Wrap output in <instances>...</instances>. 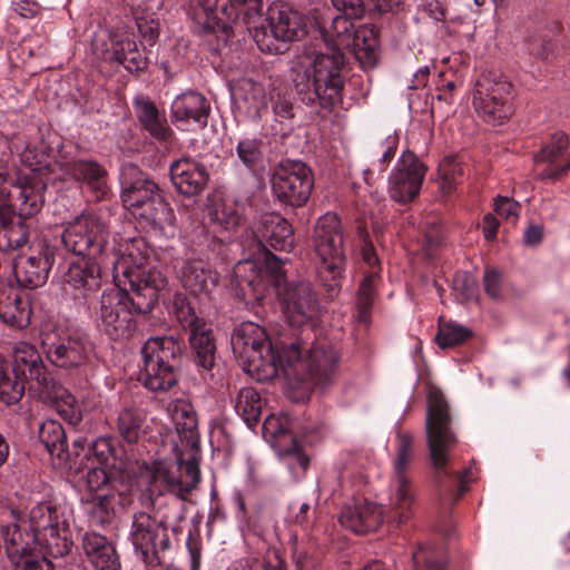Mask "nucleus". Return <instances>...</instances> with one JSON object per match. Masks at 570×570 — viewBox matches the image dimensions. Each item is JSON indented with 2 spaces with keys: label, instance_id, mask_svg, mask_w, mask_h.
Here are the masks:
<instances>
[{
  "label": "nucleus",
  "instance_id": "obj_3",
  "mask_svg": "<svg viewBox=\"0 0 570 570\" xmlns=\"http://www.w3.org/2000/svg\"><path fill=\"white\" fill-rule=\"evenodd\" d=\"M230 344L244 371L258 382L273 380L284 367L285 355L271 342L266 330L254 322H243L234 328Z\"/></svg>",
  "mask_w": 570,
  "mask_h": 570
},
{
  "label": "nucleus",
  "instance_id": "obj_8",
  "mask_svg": "<svg viewBox=\"0 0 570 570\" xmlns=\"http://www.w3.org/2000/svg\"><path fill=\"white\" fill-rule=\"evenodd\" d=\"M425 432L435 480L441 482L443 476H448L446 465L458 444V436L452 429L449 405L443 394L436 391L429 394Z\"/></svg>",
  "mask_w": 570,
  "mask_h": 570
},
{
  "label": "nucleus",
  "instance_id": "obj_9",
  "mask_svg": "<svg viewBox=\"0 0 570 570\" xmlns=\"http://www.w3.org/2000/svg\"><path fill=\"white\" fill-rule=\"evenodd\" d=\"M314 245L321 261L320 277L331 291H334L340 284L346 264L344 232L336 214L326 213L317 219Z\"/></svg>",
  "mask_w": 570,
  "mask_h": 570
},
{
  "label": "nucleus",
  "instance_id": "obj_11",
  "mask_svg": "<svg viewBox=\"0 0 570 570\" xmlns=\"http://www.w3.org/2000/svg\"><path fill=\"white\" fill-rule=\"evenodd\" d=\"M32 541L53 557L68 554L72 547L71 530L65 514L51 502L37 503L29 513Z\"/></svg>",
  "mask_w": 570,
  "mask_h": 570
},
{
  "label": "nucleus",
  "instance_id": "obj_5",
  "mask_svg": "<svg viewBox=\"0 0 570 570\" xmlns=\"http://www.w3.org/2000/svg\"><path fill=\"white\" fill-rule=\"evenodd\" d=\"M301 348L298 341L283 346L285 360L281 372L288 379L296 377L307 387H324L331 384L335 380L340 366L338 348L327 341H317L312 345L305 358H302Z\"/></svg>",
  "mask_w": 570,
  "mask_h": 570
},
{
  "label": "nucleus",
  "instance_id": "obj_36",
  "mask_svg": "<svg viewBox=\"0 0 570 570\" xmlns=\"http://www.w3.org/2000/svg\"><path fill=\"white\" fill-rule=\"evenodd\" d=\"M210 107L206 98L196 91H186L171 102L170 115L174 121L194 120L200 127L207 125Z\"/></svg>",
  "mask_w": 570,
  "mask_h": 570
},
{
  "label": "nucleus",
  "instance_id": "obj_20",
  "mask_svg": "<svg viewBox=\"0 0 570 570\" xmlns=\"http://www.w3.org/2000/svg\"><path fill=\"white\" fill-rule=\"evenodd\" d=\"M42 346L48 361L61 368H75L83 365L91 352L88 338L79 333L61 332L48 335Z\"/></svg>",
  "mask_w": 570,
  "mask_h": 570
},
{
  "label": "nucleus",
  "instance_id": "obj_63",
  "mask_svg": "<svg viewBox=\"0 0 570 570\" xmlns=\"http://www.w3.org/2000/svg\"><path fill=\"white\" fill-rule=\"evenodd\" d=\"M494 212L503 219L515 223L521 212V205L512 198L498 196L494 199Z\"/></svg>",
  "mask_w": 570,
  "mask_h": 570
},
{
  "label": "nucleus",
  "instance_id": "obj_44",
  "mask_svg": "<svg viewBox=\"0 0 570 570\" xmlns=\"http://www.w3.org/2000/svg\"><path fill=\"white\" fill-rule=\"evenodd\" d=\"M240 163L256 174L264 167V141L257 137H244L236 146Z\"/></svg>",
  "mask_w": 570,
  "mask_h": 570
},
{
  "label": "nucleus",
  "instance_id": "obj_27",
  "mask_svg": "<svg viewBox=\"0 0 570 570\" xmlns=\"http://www.w3.org/2000/svg\"><path fill=\"white\" fill-rule=\"evenodd\" d=\"M340 522L357 534H365L379 529L383 522V510L376 503L362 500L344 507Z\"/></svg>",
  "mask_w": 570,
  "mask_h": 570
},
{
  "label": "nucleus",
  "instance_id": "obj_53",
  "mask_svg": "<svg viewBox=\"0 0 570 570\" xmlns=\"http://www.w3.org/2000/svg\"><path fill=\"white\" fill-rule=\"evenodd\" d=\"M279 454L282 462L294 478H301L305 474L309 465V458L296 440H293L288 448L281 450Z\"/></svg>",
  "mask_w": 570,
  "mask_h": 570
},
{
  "label": "nucleus",
  "instance_id": "obj_17",
  "mask_svg": "<svg viewBox=\"0 0 570 570\" xmlns=\"http://www.w3.org/2000/svg\"><path fill=\"white\" fill-rule=\"evenodd\" d=\"M56 261V247L45 238H33L28 248L13 258V274L21 287L43 286Z\"/></svg>",
  "mask_w": 570,
  "mask_h": 570
},
{
  "label": "nucleus",
  "instance_id": "obj_1",
  "mask_svg": "<svg viewBox=\"0 0 570 570\" xmlns=\"http://www.w3.org/2000/svg\"><path fill=\"white\" fill-rule=\"evenodd\" d=\"M139 245L140 240H131L109 262L117 286L104 291L97 315L100 328L115 341L132 335L134 314L149 313L166 285L165 277L149 266V257Z\"/></svg>",
  "mask_w": 570,
  "mask_h": 570
},
{
  "label": "nucleus",
  "instance_id": "obj_28",
  "mask_svg": "<svg viewBox=\"0 0 570 570\" xmlns=\"http://www.w3.org/2000/svg\"><path fill=\"white\" fill-rule=\"evenodd\" d=\"M256 236L264 246L276 250H289L294 244L292 225L276 213L264 214L256 228Z\"/></svg>",
  "mask_w": 570,
  "mask_h": 570
},
{
  "label": "nucleus",
  "instance_id": "obj_57",
  "mask_svg": "<svg viewBox=\"0 0 570 570\" xmlns=\"http://www.w3.org/2000/svg\"><path fill=\"white\" fill-rule=\"evenodd\" d=\"M227 570H285V568L275 553L274 561L267 556L252 554L235 561Z\"/></svg>",
  "mask_w": 570,
  "mask_h": 570
},
{
  "label": "nucleus",
  "instance_id": "obj_45",
  "mask_svg": "<svg viewBox=\"0 0 570 570\" xmlns=\"http://www.w3.org/2000/svg\"><path fill=\"white\" fill-rule=\"evenodd\" d=\"M351 19V17H346L345 14L337 16L333 19L331 32L325 31L323 35L327 50H340L342 52L343 49H350V42L355 31Z\"/></svg>",
  "mask_w": 570,
  "mask_h": 570
},
{
  "label": "nucleus",
  "instance_id": "obj_35",
  "mask_svg": "<svg viewBox=\"0 0 570 570\" xmlns=\"http://www.w3.org/2000/svg\"><path fill=\"white\" fill-rule=\"evenodd\" d=\"M82 549L97 570H120V562L112 543L97 532H86Z\"/></svg>",
  "mask_w": 570,
  "mask_h": 570
},
{
  "label": "nucleus",
  "instance_id": "obj_58",
  "mask_svg": "<svg viewBox=\"0 0 570 570\" xmlns=\"http://www.w3.org/2000/svg\"><path fill=\"white\" fill-rule=\"evenodd\" d=\"M229 7L235 8L237 21L242 20L252 30V22L261 17L262 0H229Z\"/></svg>",
  "mask_w": 570,
  "mask_h": 570
},
{
  "label": "nucleus",
  "instance_id": "obj_52",
  "mask_svg": "<svg viewBox=\"0 0 570 570\" xmlns=\"http://www.w3.org/2000/svg\"><path fill=\"white\" fill-rule=\"evenodd\" d=\"M76 472H80L81 470H87L86 473V489L90 493V495L104 492H114L111 489V478L108 473L107 468L97 466L92 464L86 463L82 466V462L79 466L75 468Z\"/></svg>",
  "mask_w": 570,
  "mask_h": 570
},
{
  "label": "nucleus",
  "instance_id": "obj_22",
  "mask_svg": "<svg viewBox=\"0 0 570 570\" xmlns=\"http://www.w3.org/2000/svg\"><path fill=\"white\" fill-rule=\"evenodd\" d=\"M107 261L108 256H105L71 264L65 274L66 291H70L76 299L88 301L101 287V268Z\"/></svg>",
  "mask_w": 570,
  "mask_h": 570
},
{
  "label": "nucleus",
  "instance_id": "obj_26",
  "mask_svg": "<svg viewBox=\"0 0 570 570\" xmlns=\"http://www.w3.org/2000/svg\"><path fill=\"white\" fill-rule=\"evenodd\" d=\"M12 356V375L18 377L22 375L23 381L35 382L38 390L48 384L49 380L52 379L35 345L27 342H18L14 344Z\"/></svg>",
  "mask_w": 570,
  "mask_h": 570
},
{
  "label": "nucleus",
  "instance_id": "obj_2",
  "mask_svg": "<svg viewBox=\"0 0 570 570\" xmlns=\"http://www.w3.org/2000/svg\"><path fill=\"white\" fill-rule=\"evenodd\" d=\"M256 264L250 261L238 262L234 274L238 285L244 291V284L250 287L254 296L259 298L264 295L266 284L276 288L282 312L293 327H314L320 316V304L316 293L308 282H287L282 268V262L272 253H267L264 267L259 269L254 278L243 277V272H255Z\"/></svg>",
  "mask_w": 570,
  "mask_h": 570
},
{
  "label": "nucleus",
  "instance_id": "obj_24",
  "mask_svg": "<svg viewBox=\"0 0 570 570\" xmlns=\"http://www.w3.org/2000/svg\"><path fill=\"white\" fill-rule=\"evenodd\" d=\"M169 174L175 189L186 197L202 194L209 180L205 165L191 157H181L173 161Z\"/></svg>",
  "mask_w": 570,
  "mask_h": 570
},
{
  "label": "nucleus",
  "instance_id": "obj_48",
  "mask_svg": "<svg viewBox=\"0 0 570 570\" xmlns=\"http://www.w3.org/2000/svg\"><path fill=\"white\" fill-rule=\"evenodd\" d=\"M24 382L12 375L4 357L0 354V401L10 405L17 403L24 393Z\"/></svg>",
  "mask_w": 570,
  "mask_h": 570
},
{
  "label": "nucleus",
  "instance_id": "obj_41",
  "mask_svg": "<svg viewBox=\"0 0 570 570\" xmlns=\"http://www.w3.org/2000/svg\"><path fill=\"white\" fill-rule=\"evenodd\" d=\"M379 39L375 30L368 26H361L353 32L350 49L364 65L372 66L376 60Z\"/></svg>",
  "mask_w": 570,
  "mask_h": 570
},
{
  "label": "nucleus",
  "instance_id": "obj_33",
  "mask_svg": "<svg viewBox=\"0 0 570 570\" xmlns=\"http://www.w3.org/2000/svg\"><path fill=\"white\" fill-rule=\"evenodd\" d=\"M415 490L411 478L391 479L389 498L390 518L397 524L407 522L414 515Z\"/></svg>",
  "mask_w": 570,
  "mask_h": 570
},
{
  "label": "nucleus",
  "instance_id": "obj_38",
  "mask_svg": "<svg viewBox=\"0 0 570 570\" xmlns=\"http://www.w3.org/2000/svg\"><path fill=\"white\" fill-rule=\"evenodd\" d=\"M135 106L138 120L153 138L159 141H168L171 138L173 130L167 120L160 117L156 105L151 100L137 97Z\"/></svg>",
  "mask_w": 570,
  "mask_h": 570
},
{
  "label": "nucleus",
  "instance_id": "obj_34",
  "mask_svg": "<svg viewBox=\"0 0 570 570\" xmlns=\"http://www.w3.org/2000/svg\"><path fill=\"white\" fill-rule=\"evenodd\" d=\"M569 146V138L564 132H556L535 156L537 163H548L539 174L542 180H557L570 170V156L564 164L556 165L560 156Z\"/></svg>",
  "mask_w": 570,
  "mask_h": 570
},
{
  "label": "nucleus",
  "instance_id": "obj_21",
  "mask_svg": "<svg viewBox=\"0 0 570 570\" xmlns=\"http://www.w3.org/2000/svg\"><path fill=\"white\" fill-rule=\"evenodd\" d=\"M426 174L425 165L412 151H404L390 176V197L400 204L414 200Z\"/></svg>",
  "mask_w": 570,
  "mask_h": 570
},
{
  "label": "nucleus",
  "instance_id": "obj_32",
  "mask_svg": "<svg viewBox=\"0 0 570 570\" xmlns=\"http://www.w3.org/2000/svg\"><path fill=\"white\" fill-rule=\"evenodd\" d=\"M31 305L26 295L10 287H0V320L19 330L26 328L31 320Z\"/></svg>",
  "mask_w": 570,
  "mask_h": 570
},
{
  "label": "nucleus",
  "instance_id": "obj_37",
  "mask_svg": "<svg viewBox=\"0 0 570 570\" xmlns=\"http://www.w3.org/2000/svg\"><path fill=\"white\" fill-rule=\"evenodd\" d=\"M38 391L46 401L52 403L59 415L70 424L76 425L81 421L82 413L80 404L60 383L51 379L48 384H45Z\"/></svg>",
  "mask_w": 570,
  "mask_h": 570
},
{
  "label": "nucleus",
  "instance_id": "obj_40",
  "mask_svg": "<svg viewBox=\"0 0 570 570\" xmlns=\"http://www.w3.org/2000/svg\"><path fill=\"white\" fill-rule=\"evenodd\" d=\"M189 343L195 352V363L205 371H210L215 363L216 345L209 325L205 323L189 332Z\"/></svg>",
  "mask_w": 570,
  "mask_h": 570
},
{
  "label": "nucleus",
  "instance_id": "obj_49",
  "mask_svg": "<svg viewBox=\"0 0 570 570\" xmlns=\"http://www.w3.org/2000/svg\"><path fill=\"white\" fill-rule=\"evenodd\" d=\"M86 460L88 464L102 466V468H115L116 466V449L111 438H98L85 451L81 461Z\"/></svg>",
  "mask_w": 570,
  "mask_h": 570
},
{
  "label": "nucleus",
  "instance_id": "obj_15",
  "mask_svg": "<svg viewBox=\"0 0 570 570\" xmlns=\"http://www.w3.org/2000/svg\"><path fill=\"white\" fill-rule=\"evenodd\" d=\"M473 107L484 121L501 125L513 115V86L503 76L482 77L473 92Z\"/></svg>",
  "mask_w": 570,
  "mask_h": 570
},
{
  "label": "nucleus",
  "instance_id": "obj_54",
  "mask_svg": "<svg viewBox=\"0 0 570 570\" xmlns=\"http://www.w3.org/2000/svg\"><path fill=\"white\" fill-rule=\"evenodd\" d=\"M142 422L144 419L138 411L125 409L118 415V432L125 441L135 443L140 436Z\"/></svg>",
  "mask_w": 570,
  "mask_h": 570
},
{
  "label": "nucleus",
  "instance_id": "obj_55",
  "mask_svg": "<svg viewBox=\"0 0 570 570\" xmlns=\"http://www.w3.org/2000/svg\"><path fill=\"white\" fill-rule=\"evenodd\" d=\"M175 315L178 323L186 331L191 332L204 326L206 321L200 317L190 302L181 295H177L174 299Z\"/></svg>",
  "mask_w": 570,
  "mask_h": 570
},
{
  "label": "nucleus",
  "instance_id": "obj_51",
  "mask_svg": "<svg viewBox=\"0 0 570 570\" xmlns=\"http://www.w3.org/2000/svg\"><path fill=\"white\" fill-rule=\"evenodd\" d=\"M375 274H370L360 284L356 296V317L360 323L371 322V309L375 298L374 281Z\"/></svg>",
  "mask_w": 570,
  "mask_h": 570
},
{
  "label": "nucleus",
  "instance_id": "obj_50",
  "mask_svg": "<svg viewBox=\"0 0 570 570\" xmlns=\"http://www.w3.org/2000/svg\"><path fill=\"white\" fill-rule=\"evenodd\" d=\"M114 492H104L91 495L87 500V511L96 524L109 523L114 517Z\"/></svg>",
  "mask_w": 570,
  "mask_h": 570
},
{
  "label": "nucleus",
  "instance_id": "obj_29",
  "mask_svg": "<svg viewBox=\"0 0 570 570\" xmlns=\"http://www.w3.org/2000/svg\"><path fill=\"white\" fill-rule=\"evenodd\" d=\"M232 99L238 112L249 118H257L266 108L264 87L250 78H242L230 86Z\"/></svg>",
  "mask_w": 570,
  "mask_h": 570
},
{
  "label": "nucleus",
  "instance_id": "obj_16",
  "mask_svg": "<svg viewBox=\"0 0 570 570\" xmlns=\"http://www.w3.org/2000/svg\"><path fill=\"white\" fill-rule=\"evenodd\" d=\"M272 191L275 198L292 207H301L313 189L312 170L299 160H283L273 170Z\"/></svg>",
  "mask_w": 570,
  "mask_h": 570
},
{
  "label": "nucleus",
  "instance_id": "obj_43",
  "mask_svg": "<svg viewBox=\"0 0 570 570\" xmlns=\"http://www.w3.org/2000/svg\"><path fill=\"white\" fill-rule=\"evenodd\" d=\"M414 460V439L407 431H399L395 436L393 476L410 478V466Z\"/></svg>",
  "mask_w": 570,
  "mask_h": 570
},
{
  "label": "nucleus",
  "instance_id": "obj_42",
  "mask_svg": "<svg viewBox=\"0 0 570 570\" xmlns=\"http://www.w3.org/2000/svg\"><path fill=\"white\" fill-rule=\"evenodd\" d=\"M39 439L51 456L68 460L66 433L59 422L55 420L43 422L39 429Z\"/></svg>",
  "mask_w": 570,
  "mask_h": 570
},
{
  "label": "nucleus",
  "instance_id": "obj_14",
  "mask_svg": "<svg viewBox=\"0 0 570 570\" xmlns=\"http://www.w3.org/2000/svg\"><path fill=\"white\" fill-rule=\"evenodd\" d=\"M107 239V225L94 214L76 217L61 234V243L68 252L87 258L108 256Z\"/></svg>",
  "mask_w": 570,
  "mask_h": 570
},
{
  "label": "nucleus",
  "instance_id": "obj_6",
  "mask_svg": "<svg viewBox=\"0 0 570 570\" xmlns=\"http://www.w3.org/2000/svg\"><path fill=\"white\" fill-rule=\"evenodd\" d=\"M31 174L14 181L8 174L0 173V219L3 225L18 216L31 217L38 214L43 205V193L51 178L45 168L29 163Z\"/></svg>",
  "mask_w": 570,
  "mask_h": 570
},
{
  "label": "nucleus",
  "instance_id": "obj_18",
  "mask_svg": "<svg viewBox=\"0 0 570 570\" xmlns=\"http://www.w3.org/2000/svg\"><path fill=\"white\" fill-rule=\"evenodd\" d=\"M92 50L99 59L122 65L130 72L147 68V59L138 50L136 41L118 32L96 35Z\"/></svg>",
  "mask_w": 570,
  "mask_h": 570
},
{
  "label": "nucleus",
  "instance_id": "obj_61",
  "mask_svg": "<svg viewBox=\"0 0 570 570\" xmlns=\"http://www.w3.org/2000/svg\"><path fill=\"white\" fill-rule=\"evenodd\" d=\"M439 173L442 180V188L450 191L456 183L458 177L463 175V169L455 158H445L440 164Z\"/></svg>",
  "mask_w": 570,
  "mask_h": 570
},
{
  "label": "nucleus",
  "instance_id": "obj_47",
  "mask_svg": "<svg viewBox=\"0 0 570 570\" xmlns=\"http://www.w3.org/2000/svg\"><path fill=\"white\" fill-rule=\"evenodd\" d=\"M138 215L149 223L153 224L154 227L165 228L166 226H171L175 222V214L170 205L161 197V195H157L151 199L144 208H141Z\"/></svg>",
  "mask_w": 570,
  "mask_h": 570
},
{
  "label": "nucleus",
  "instance_id": "obj_19",
  "mask_svg": "<svg viewBox=\"0 0 570 570\" xmlns=\"http://www.w3.org/2000/svg\"><path fill=\"white\" fill-rule=\"evenodd\" d=\"M92 50L99 59L122 65L130 72L147 68V59L138 50L136 41L118 32L96 35Z\"/></svg>",
  "mask_w": 570,
  "mask_h": 570
},
{
  "label": "nucleus",
  "instance_id": "obj_46",
  "mask_svg": "<svg viewBox=\"0 0 570 570\" xmlns=\"http://www.w3.org/2000/svg\"><path fill=\"white\" fill-rule=\"evenodd\" d=\"M235 410L248 426L255 425L262 412L259 393L254 387L240 389L236 396Z\"/></svg>",
  "mask_w": 570,
  "mask_h": 570
},
{
  "label": "nucleus",
  "instance_id": "obj_4",
  "mask_svg": "<svg viewBox=\"0 0 570 570\" xmlns=\"http://www.w3.org/2000/svg\"><path fill=\"white\" fill-rule=\"evenodd\" d=\"M345 57L340 50L316 55L308 65L294 69L295 87L308 92V101L317 100L322 108L331 109L342 102L345 85Z\"/></svg>",
  "mask_w": 570,
  "mask_h": 570
},
{
  "label": "nucleus",
  "instance_id": "obj_60",
  "mask_svg": "<svg viewBox=\"0 0 570 570\" xmlns=\"http://www.w3.org/2000/svg\"><path fill=\"white\" fill-rule=\"evenodd\" d=\"M7 246L11 249L26 250L31 244L30 230L23 222H19L17 225L11 226L6 230Z\"/></svg>",
  "mask_w": 570,
  "mask_h": 570
},
{
  "label": "nucleus",
  "instance_id": "obj_7",
  "mask_svg": "<svg viewBox=\"0 0 570 570\" xmlns=\"http://www.w3.org/2000/svg\"><path fill=\"white\" fill-rule=\"evenodd\" d=\"M181 343L173 336L148 338L141 347L139 381L155 392L168 391L178 382Z\"/></svg>",
  "mask_w": 570,
  "mask_h": 570
},
{
  "label": "nucleus",
  "instance_id": "obj_64",
  "mask_svg": "<svg viewBox=\"0 0 570 570\" xmlns=\"http://www.w3.org/2000/svg\"><path fill=\"white\" fill-rule=\"evenodd\" d=\"M332 3L337 11L351 18L360 19L366 11L365 0H332Z\"/></svg>",
  "mask_w": 570,
  "mask_h": 570
},
{
  "label": "nucleus",
  "instance_id": "obj_23",
  "mask_svg": "<svg viewBox=\"0 0 570 570\" xmlns=\"http://www.w3.org/2000/svg\"><path fill=\"white\" fill-rule=\"evenodd\" d=\"M121 186L122 203L134 215L160 194L157 184L134 164L122 165Z\"/></svg>",
  "mask_w": 570,
  "mask_h": 570
},
{
  "label": "nucleus",
  "instance_id": "obj_13",
  "mask_svg": "<svg viewBox=\"0 0 570 570\" xmlns=\"http://www.w3.org/2000/svg\"><path fill=\"white\" fill-rule=\"evenodd\" d=\"M200 481L198 460L193 456L187 461L178 459L177 463L156 461L149 469L150 495L174 494L185 499Z\"/></svg>",
  "mask_w": 570,
  "mask_h": 570
},
{
  "label": "nucleus",
  "instance_id": "obj_62",
  "mask_svg": "<svg viewBox=\"0 0 570 570\" xmlns=\"http://www.w3.org/2000/svg\"><path fill=\"white\" fill-rule=\"evenodd\" d=\"M414 570H443L444 566L436 560L435 553L426 547H419L413 552Z\"/></svg>",
  "mask_w": 570,
  "mask_h": 570
},
{
  "label": "nucleus",
  "instance_id": "obj_12",
  "mask_svg": "<svg viewBox=\"0 0 570 570\" xmlns=\"http://www.w3.org/2000/svg\"><path fill=\"white\" fill-rule=\"evenodd\" d=\"M128 539L148 570L161 564L160 553L167 551L170 547L168 528L165 521L158 520L144 511L132 514Z\"/></svg>",
  "mask_w": 570,
  "mask_h": 570
},
{
  "label": "nucleus",
  "instance_id": "obj_25",
  "mask_svg": "<svg viewBox=\"0 0 570 570\" xmlns=\"http://www.w3.org/2000/svg\"><path fill=\"white\" fill-rule=\"evenodd\" d=\"M190 12L193 19L209 31H226L237 22V13L229 7V0H191Z\"/></svg>",
  "mask_w": 570,
  "mask_h": 570
},
{
  "label": "nucleus",
  "instance_id": "obj_10",
  "mask_svg": "<svg viewBox=\"0 0 570 570\" xmlns=\"http://www.w3.org/2000/svg\"><path fill=\"white\" fill-rule=\"evenodd\" d=\"M267 27L257 26L256 19L248 30L261 51L278 55L284 52L285 43L295 41L304 32L301 13L284 2H274L267 10Z\"/></svg>",
  "mask_w": 570,
  "mask_h": 570
},
{
  "label": "nucleus",
  "instance_id": "obj_39",
  "mask_svg": "<svg viewBox=\"0 0 570 570\" xmlns=\"http://www.w3.org/2000/svg\"><path fill=\"white\" fill-rule=\"evenodd\" d=\"M561 32L562 26L558 21L539 26L528 39L529 52L541 60H547L556 51Z\"/></svg>",
  "mask_w": 570,
  "mask_h": 570
},
{
  "label": "nucleus",
  "instance_id": "obj_59",
  "mask_svg": "<svg viewBox=\"0 0 570 570\" xmlns=\"http://www.w3.org/2000/svg\"><path fill=\"white\" fill-rule=\"evenodd\" d=\"M134 16L139 35L149 46H153L159 36L158 21L153 17V14H142L138 11H135Z\"/></svg>",
  "mask_w": 570,
  "mask_h": 570
},
{
  "label": "nucleus",
  "instance_id": "obj_56",
  "mask_svg": "<svg viewBox=\"0 0 570 570\" xmlns=\"http://www.w3.org/2000/svg\"><path fill=\"white\" fill-rule=\"evenodd\" d=\"M472 332L459 324L445 323L440 325L435 341L442 348L453 347L470 338Z\"/></svg>",
  "mask_w": 570,
  "mask_h": 570
},
{
  "label": "nucleus",
  "instance_id": "obj_31",
  "mask_svg": "<svg viewBox=\"0 0 570 570\" xmlns=\"http://www.w3.org/2000/svg\"><path fill=\"white\" fill-rule=\"evenodd\" d=\"M183 286L195 296H209L218 285V275L202 259H186L179 272Z\"/></svg>",
  "mask_w": 570,
  "mask_h": 570
},
{
  "label": "nucleus",
  "instance_id": "obj_30",
  "mask_svg": "<svg viewBox=\"0 0 570 570\" xmlns=\"http://www.w3.org/2000/svg\"><path fill=\"white\" fill-rule=\"evenodd\" d=\"M45 173H53L56 168H59L63 175L69 176L72 179L86 183L91 189L99 194H105V178L107 175L106 169L95 160L90 159H77L67 161L65 164L55 163L53 168L51 165H46ZM49 177V175H47Z\"/></svg>",
  "mask_w": 570,
  "mask_h": 570
}]
</instances>
